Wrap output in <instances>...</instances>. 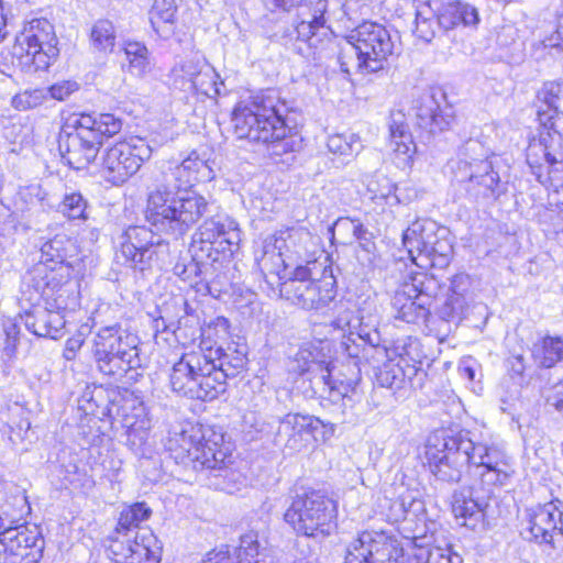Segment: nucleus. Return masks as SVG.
Here are the masks:
<instances>
[{
    "mask_svg": "<svg viewBox=\"0 0 563 563\" xmlns=\"http://www.w3.org/2000/svg\"><path fill=\"white\" fill-rule=\"evenodd\" d=\"M205 168V161L192 153L169 175H165L167 184L157 186L148 195L146 219L152 225L178 238L209 212L207 199L187 190L197 180L196 175Z\"/></svg>",
    "mask_w": 563,
    "mask_h": 563,
    "instance_id": "nucleus-1",
    "label": "nucleus"
},
{
    "mask_svg": "<svg viewBox=\"0 0 563 563\" xmlns=\"http://www.w3.org/2000/svg\"><path fill=\"white\" fill-rule=\"evenodd\" d=\"M32 289L34 292L27 300L43 299L46 306L33 305L20 316L25 328L38 338H60L66 323L64 311L74 310L78 305L77 287L69 280L68 269L60 267L52 272L44 265H34L22 280L24 295Z\"/></svg>",
    "mask_w": 563,
    "mask_h": 563,
    "instance_id": "nucleus-2",
    "label": "nucleus"
},
{
    "mask_svg": "<svg viewBox=\"0 0 563 563\" xmlns=\"http://www.w3.org/2000/svg\"><path fill=\"white\" fill-rule=\"evenodd\" d=\"M284 108L273 97L255 96L235 107L232 122L238 139L262 143L276 163L290 164L301 148V139L287 126Z\"/></svg>",
    "mask_w": 563,
    "mask_h": 563,
    "instance_id": "nucleus-3",
    "label": "nucleus"
},
{
    "mask_svg": "<svg viewBox=\"0 0 563 563\" xmlns=\"http://www.w3.org/2000/svg\"><path fill=\"white\" fill-rule=\"evenodd\" d=\"M224 435L211 427L190 426L169 433L165 448L177 464L196 472L209 471L227 477L231 454L223 446Z\"/></svg>",
    "mask_w": 563,
    "mask_h": 563,
    "instance_id": "nucleus-4",
    "label": "nucleus"
},
{
    "mask_svg": "<svg viewBox=\"0 0 563 563\" xmlns=\"http://www.w3.org/2000/svg\"><path fill=\"white\" fill-rule=\"evenodd\" d=\"M152 509L145 503L124 507L110 538L109 558L112 563H159L162 544L153 531L142 526Z\"/></svg>",
    "mask_w": 563,
    "mask_h": 563,
    "instance_id": "nucleus-5",
    "label": "nucleus"
},
{
    "mask_svg": "<svg viewBox=\"0 0 563 563\" xmlns=\"http://www.w3.org/2000/svg\"><path fill=\"white\" fill-rule=\"evenodd\" d=\"M329 256L298 264L290 280L280 283V296L306 310H320L329 306L336 296V282Z\"/></svg>",
    "mask_w": 563,
    "mask_h": 563,
    "instance_id": "nucleus-6",
    "label": "nucleus"
},
{
    "mask_svg": "<svg viewBox=\"0 0 563 563\" xmlns=\"http://www.w3.org/2000/svg\"><path fill=\"white\" fill-rule=\"evenodd\" d=\"M140 339L119 324L101 328L93 338L91 354L98 371L118 382L141 367Z\"/></svg>",
    "mask_w": 563,
    "mask_h": 563,
    "instance_id": "nucleus-7",
    "label": "nucleus"
},
{
    "mask_svg": "<svg viewBox=\"0 0 563 563\" xmlns=\"http://www.w3.org/2000/svg\"><path fill=\"white\" fill-rule=\"evenodd\" d=\"M402 244L411 261L420 268H445L453 256L448 228L431 219L413 221L402 233Z\"/></svg>",
    "mask_w": 563,
    "mask_h": 563,
    "instance_id": "nucleus-8",
    "label": "nucleus"
},
{
    "mask_svg": "<svg viewBox=\"0 0 563 563\" xmlns=\"http://www.w3.org/2000/svg\"><path fill=\"white\" fill-rule=\"evenodd\" d=\"M284 519L299 534L324 538L336 528V505L320 490L303 492L294 497Z\"/></svg>",
    "mask_w": 563,
    "mask_h": 563,
    "instance_id": "nucleus-9",
    "label": "nucleus"
},
{
    "mask_svg": "<svg viewBox=\"0 0 563 563\" xmlns=\"http://www.w3.org/2000/svg\"><path fill=\"white\" fill-rule=\"evenodd\" d=\"M468 434L466 430L441 429L428 438L426 455L438 479L446 483L461 479L464 467L470 465Z\"/></svg>",
    "mask_w": 563,
    "mask_h": 563,
    "instance_id": "nucleus-10",
    "label": "nucleus"
},
{
    "mask_svg": "<svg viewBox=\"0 0 563 563\" xmlns=\"http://www.w3.org/2000/svg\"><path fill=\"white\" fill-rule=\"evenodd\" d=\"M10 54L12 64L25 73L46 70L58 56L53 24L45 19L32 20L15 37Z\"/></svg>",
    "mask_w": 563,
    "mask_h": 563,
    "instance_id": "nucleus-11",
    "label": "nucleus"
},
{
    "mask_svg": "<svg viewBox=\"0 0 563 563\" xmlns=\"http://www.w3.org/2000/svg\"><path fill=\"white\" fill-rule=\"evenodd\" d=\"M211 356L205 355V350L184 353L174 363L169 373V385L174 393L198 399L211 401L218 398V391L212 384L211 373L214 364Z\"/></svg>",
    "mask_w": 563,
    "mask_h": 563,
    "instance_id": "nucleus-12",
    "label": "nucleus"
},
{
    "mask_svg": "<svg viewBox=\"0 0 563 563\" xmlns=\"http://www.w3.org/2000/svg\"><path fill=\"white\" fill-rule=\"evenodd\" d=\"M347 42L356 55V68L367 74L383 70L395 46L389 30L372 21H365L353 29L347 35Z\"/></svg>",
    "mask_w": 563,
    "mask_h": 563,
    "instance_id": "nucleus-13",
    "label": "nucleus"
},
{
    "mask_svg": "<svg viewBox=\"0 0 563 563\" xmlns=\"http://www.w3.org/2000/svg\"><path fill=\"white\" fill-rule=\"evenodd\" d=\"M152 153L148 142L140 136L118 142L103 154L101 174L108 183L122 185L151 158Z\"/></svg>",
    "mask_w": 563,
    "mask_h": 563,
    "instance_id": "nucleus-14",
    "label": "nucleus"
},
{
    "mask_svg": "<svg viewBox=\"0 0 563 563\" xmlns=\"http://www.w3.org/2000/svg\"><path fill=\"white\" fill-rule=\"evenodd\" d=\"M437 280L424 273H416L410 283H404L391 298L394 317L407 323L426 321L435 296Z\"/></svg>",
    "mask_w": 563,
    "mask_h": 563,
    "instance_id": "nucleus-15",
    "label": "nucleus"
},
{
    "mask_svg": "<svg viewBox=\"0 0 563 563\" xmlns=\"http://www.w3.org/2000/svg\"><path fill=\"white\" fill-rule=\"evenodd\" d=\"M117 257L130 267L144 271L159 255L168 253L169 245L159 234L145 225H130L118 238Z\"/></svg>",
    "mask_w": 563,
    "mask_h": 563,
    "instance_id": "nucleus-16",
    "label": "nucleus"
},
{
    "mask_svg": "<svg viewBox=\"0 0 563 563\" xmlns=\"http://www.w3.org/2000/svg\"><path fill=\"white\" fill-rule=\"evenodd\" d=\"M0 517V563H38L45 548L44 538L36 526L7 527Z\"/></svg>",
    "mask_w": 563,
    "mask_h": 563,
    "instance_id": "nucleus-17",
    "label": "nucleus"
},
{
    "mask_svg": "<svg viewBox=\"0 0 563 563\" xmlns=\"http://www.w3.org/2000/svg\"><path fill=\"white\" fill-rule=\"evenodd\" d=\"M452 170L455 180L465 183L467 195L476 201L496 200L503 192L499 175L493 169L492 162H455Z\"/></svg>",
    "mask_w": 563,
    "mask_h": 563,
    "instance_id": "nucleus-18",
    "label": "nucleus"
},
{
    "mask_svg": "<svg viewBox=\"0 0 563 563\" xmlns=\"http://www.w3.org/2000/svg\"><path fill=\"white\" fill-rule=\"evenodd\" d=\"M355 369L352 376L345 379L333 378L332 375L317 376L318 384L321 387L318 393L328 394L329 399L334 404H339L338 420L342 423L354 422L357 417V405L362 400V394L357 390L360 382V371L356 362L353 364Z\"/></svg>",
    "mask_w": 563,
    "mask_h": 563,
    "instance_id": "nucleus-19",
    "label": "nucleus"
},
{
    "mask_svg": "<svg viewBox=\"0 0 563 563\" xmlns=\"http://www.w3.org/2000/svg\"><path fill=\"white\" fill-rule=\"evenodd\" d=\"M328 424H330L333 430V423H325L320 418L289 412L279 419L274 435V443L277 446H283L289 454L299 452L307 446L309 437L312 435L318 428L327 427Z\"/></svg>",
    "mask_w": 563,
    "mask_h": 563,
    "instance_id": "nucleus-20",
    "label": "nucleus"
},
{
    "mask_svg": "<svg viewBox=\"0 0 563 563\" xmlns=\"http://www.w3.org/2000/svg\"><path fill=\"white\" fill-rule=\"evenodd\" d=\"M197 563H275V560L258 541V534L251 531L240 538V545L232 551L228 545L213 549Z\"/></svg>",
    "mask_w": 563,
    "mask_h": 563,
    "instance_id": "nucleus-21",
    "label": "nucleus"
},
{
    "mask_svg": "<svg viewBox=\"0 0 563 563\" xmlns=\"http://www.w3.org/2000/svg\"><path fill=\"white\" fill-rule=\"evenodd\" d=\"M69 126L62 129L58 137V150L62 157L74 169H84L92 163L99 152L101 140L92 139L87 130L69 132Z\"/></svg>",
    "mask_w": 563,
    "mask_h": 563,
    "instance_id": "nucleus-22",
    "label": "nucleus"
},
{
    "mask_svg": "<svg viewBox=\"0 0 563 563\" xmlns=\"http://www.w3.org/2000/svg\"><path fill=\"white\" fill-rule=\"evenodd\" d=\"M246 346L244 344H229L227 349L218 346L205 350L206 356L214 364L211 373L212 384L218 396L225 391L228 378L235 377L246 364Z\"/></svg>",
    "mask_w": 563,
    "mask_h": 563,
    "instance_id": "nucleus-23",
    "label": "nucleus"
},
{
    "mask_svg": "<svg viewBox=\"0 0 563 563\" xmlns=\"http://www.w3.org/2000/svg\"><path fill=\"white\" fill-rule=\"evenodd\" d=\"M560 516L555 501L538 506L530 515L529 527L525 532V538L538 544H548L555 549L554 534L556 533L558 521L561 520Z\"/></svg>",
    "mask_w": 563,
    "mask_h": 563,
    "instance_id": "nucleus-24",
    "label": "nucleus"
},
{
    "mask_svg": "<svg viewBox=\"0 0 563 563\" xmlns=\"http://www.w3.org/2000/svg\"><path fill=\"white\" fill-rule=\"evenodd\" d=\"M538 142L530 143L527 150V163L531 169L542 168V162L563 161V133L549 122Z\"/></svg>",
    "mask_w": 563,
    "mask_h": 563,
    "instance_id": "nucleus-25",
    "label": "nucleus"
},
{
    "mask_svg": "<svg viewBox=\"0 0 563 563\" xmlns=\"http://www.w3.org/2000/svg\"><path fill=\"white\" fill-rule=\"evenodd\" d=\"M479 21L477 9L466 2L452 1L438 8V25L445 34L459 27L475 30Z\"/></svg>",
    "mask_w": 563,
    "mask_h": 563,
    "instance_id": "nucleus-26",
    "label": "nucleus"
},
{
    "mask_svg": "<svg viewBox=\"0 0 563 563\" xmlns=\"http://www.w3.org/2000/svg\"><path fill=\"white\" fill-rule=\"evenodd\" d=\"M192 239H199L210 242H229V244H240L241 230L234 219L224 214L217 213L208 217L195 232Z\"/></svg>",
    "mask_w": 563,
    "mask_h": 563,
    "instance_id": "nucleus-27",
    "label": "nucleus"
},
{
    "mask_svg": "<svg viewBox=\"0 0 563 563\" xmlns=\"http://www.w3.org/2000/svg\"><path fill=\"white\" fill-rule=\"evenodd\" d=\"M328 345V343L321 341L318 343H307L302 345L295 355V369L300 374H313L310 380L313 385L314 393H318V389L321 387L316 377L328 374L332 375L330 368L331 363L327 361L325 355L322 353Z\"/></svg>",
    "mask_w": 563,
    "mask_h": 563,
    "instance_id": "nucleus-28",
    "label": "nucleus"
},
{
    "mask_svg": "<svg viewBox=\"0 0 563 563\" xmlns=\"http://www.w3.org/2000/svg\"><path fill=\"white\" fill-rule=\"evenodd\" d=\"M471 278L467 274H456L451 278L449 294L439 308V316L445 321H460L468 307Z\"/></svg>",
    "mask_w": 563,
    "mask_h": 563,
    "instance_id": "nucleus-29",
    "label": "nucleus"
},
{
    "mask_svg": "<svg viewBox=\"0 0 563 563\" xmlns=\"http://www.w3.org/2000/svg\"><path fill=\"white\" fill-rule=\"evenodd\" d=\"M261 271L266 275H275L279 284L290 280L292 269L299 263L291 262V255L282 251L269 236L264 240L262 255L256 257Z\"/></svg>",
    "mask_w": 563,
    "mask_h": 563,
    "instance_id": "nucleus-30",
    "label": "nucleus"
},
{
    "mask_svg": "<svg viewBox=\"0 0 563 563\" xmlns=\"http://www.w3.org/2000/svg\"><path fill=\"white\" fill-rule=\"evenodd\" d=\"M325 1L319 0L309 20L302 19L295 24L296 40L306 42L310 47H317L331 33L324 18Z\"/></svg>",
    "mask_w": 563,
    "mask_h": 563,
    "instance_id": "nucleus-31",
    "label": "nucleus"
},
{
    "mask_svg": "<svg viewBox=\"0 0 563 563\" xmlns=\"http://www.w3.org/2000/svg\"><path fill=\"white\" fill-rule=\"evenodd\" d=\"M418 124L430 133L442 132L448 129L453 119L451 109L441 108L435 95L426 96L417 111Z\"/></svg>",
    "mask_w": 563,
    "mask_h": 563,
    "instance_id": "nucleus-32",
    "label": "nucleus"
},
{
    "mask_svg": "<svg viewBox=\"0 0 563 563\" xmlns=\"http://www.w3.org/2000/svg\"><path fill=\"white\" fill-rule=\"evenodd\" d=\"M468 444L467 453H470V465L474 466L476 470L511 467L509 457L503 445L494 442L475 443L470 437Z\"/></svg>",
    "mask_w": 563,
    "mask_h": 563,
    "instance_id": "nucleus-33",
    "label": "nucleus"
},
{
    "mask_svg": "<svg viewBox=\"0 0 563 563\" xmlns=\"http://www.w3.org/2000/svg\"><path fill=\"white\" fill-rule=\"evenodd\" d=\"M239 244H229V242H206L199 239H192L190 245V253L194 254V260L201 264L203 269L207 266L220 265L229 262L234 251L238 250Z\"/></svg>",
    "mask_w": 563,
    "mask_h": 563,
    "instance_id": "nucleus-34",
    "label": "nucleus"
},
{
    "mask_svg": "<svg viewBox=\"0 0 563 563\" xmlns=\"http://www.w3.org/2000/svg\"><path fill=\"white\" fill-rule=\"evenodd\" d=\"M389 145L397 155L404 156V162H408L416 145L409 126L406 122L405 114L401 111L391 112L388 120Z\"/></svg>",
    "mask_w": 563,
    "mask_h": 563,
    "instance_id": "nucleus-35",
    "label": "nucleus"
},
{
    "mask_svg": "<svg viewBox=\"0 0 563 563\" xmlns=\"http://www.w3.org/2000/svg\"><path fill=\"white\" fill-rule=\"evenodd\" d=\"M538 100L541 106L537 114L543 126L553 122L554 114L563 117V81L545 82L538 92Z\"/></svg>",
    "mask_w": 563,
    "mask_h": 563,
    "instance_id": "nucleus-36",
    "label": "nucleus"
},
{
    "mask_svg": "<svg viewBox=\"0 0 563 563\" xmlns=\"http://www.w3.org/2000/svg\"><path fill=\"white\" fill-rule=\"evenodd\" d=\"M492 490L487 489L486 495L473 496L470 490L468 495L464 490L455 492L453 495L452 508L455 517L470 519L474 523L483 518L484 509L487 507V500Z\"/></svg>",
    "mask_w": 563,
    "mask_h": 563,
    "instance_id": "nucleus-37",
    "label": "nucleus"
},
{
    "mask_svg": "<svg viewBox=\"0 0 563 563\" xmlns=\"http://www.w3.org/2000/svg\"><path fill=\"white\" fill-rule=\"evenodd\" d=\"M269 238L282 251L291 255L292 263H298L306 251L305 244L310 240V234L301 228H286L276 231Z\"/></svg>",
    "mask_w": 563,
    "mask_h": 563,
    "instance_id": "nucleus-38",
    "label": "nucleus"
},
{
    "mask_svg": "<svg viewBox=\"0 0 563 563\" xmlns=\"http://www.w3.org/2000/svg\"><path fill=\"white\" fill-rule=\"evenodd\" d=\"M176 13V0H154L150 11V21L161 37L168 38L174 34Z\"/></svg>",
    "mask_w": 563,
    "mask_h": 563,
    "instance_id": "nucleus-39",
    "label": "nucleus"
},
{
    "mask_svg": "<svg viewBox=\"0 0 563 563\" xmlns=\"http://www.w3.org/2000/svg\"><path fill=\"white\" fill-rule=\"evenodd\" d=\"M68 245H70V241L65 235H55L42 245L41 261L36 265H44L52 272L65 267L68 269V276H70V267L65 265L68 256ZM69 280L73 282L71 277H69Z\"/></svg>",
    "mask_w": 563,
    "mask_h": 563,
    "instance_id": "nucleus-40",
    "label": "nucleus"
},
{
    "mask_svg": "<svg viewBox=\"0 0 563 563\" xmlns=\"http://www.w3.org/2000/svg\"><path fill=\"white\" fill-rule=\"evenodd\" d=\"M532 357L540 367L551 368L563 360V338L547 335L536 342L531 350Z\"/></svg>",
    "mask_w": 563,
    "mask_h": 563,
    "instance_id": "nucleus-41",
    "label": "nucleus"
},
{
    "mask_svg": "<svg viewBox=\"0 0 563 563\" xmlns=\"http://www.w3.org/2000/svg\"><path fill=\"white\" fill-rule=\"evenodd\" d=\"M90 47L95 53L107 56L112 53L117 43V29L107 19L96 21L89 34Z\"/></svg>",
    "mask_w": 563,
    "mask_h": 563,
    "instance_id": "nucleus-42",
    "label": "nucleus"
},
{
    "mask_svg": "<svg viewBox=\"0 0 563 563\" xmlns=\"http://www.w3.org/2000/svg\"><path fill=\"white\" fill-rule=\"evenodd\" d=\"M334 230L344 238L345 243H352L356 240L366 251H369L371 246H374V243L372 242V233L358 219H352L349 217L339 218L334 223Z\"/></svg>",
    "mask_w": 563,
    "mask_h": 563,
    "instance_id": "nucleus-43",
    "label": "nucleus"
},
{
    "mask_svg": "<svg viewBox=\"0 0 563 563\" xmlns=\"http://www.w3.org/2000/svg\"><path fill=\"white\" fill-rule=\"evenodd\" d=\"M145 420L136 421L128 427L125 444L140 457H148L152 453L150 428Z\"/></svg>",
    "mask_w": 563,
    "mask_h": 563,
    "instance_id": "nucleus-44",
    "label": "nucleus"
},
{
    "mask_svg": "<svg viewBox=\"0 0 563 563\" xmlns=\"http://www.w3.org/2000/svg\"><path fill=\"white\" fill-rule=\"evenodd\" d=\"M124 54L128 60V71L133 76H143L151 68L147 47L140 42L124 43Z\"/></svg>",
    "mask_w": 563,
    "mask_h": 563,
    "instance_id": "nucleus-45",
    "label": "nucleus"
},
{
    "mask_svg": "<svg viewBox=\"0 0 563 563\" xmlns=\"http://www.w3.org/2000/svg\"><path fill=\"white\" fill-rule=\"evenodd\" d=\"M441 30L438 25V9L433 10L430 4L417 9L415 34L426 43H430Z\"/></svg>",
    "mask_w": 563,
    "mask_h": 563,
    "instance_id": "nucleus-46",
    "label": "nucleus"
},
{
    "mask_svg": "<svg viewBox=\"0 0 563 563\" xmlns=\"http://www.w3.org/2000/svg\"><path fill=\"white\" fill-rule=\"evenodd\" d=\"M346 324L350 331H354L356 338L367 345V347L374 349L383 355L386 354V346L382 344L383 340L378 327L369 325L371 323L368 321L362 322V324L360 322L347 321Z\"/></svg>",
    "mask_w": 563,
    "mask_h": 563,
    "instance_id": "nucleus-47",
    "label": "nucleus"
},
{
    "mask_svg": "<svg viewBox=\"0 0 563 563\" xmlns=\"http://www.w3.org/2000/svg\"><path fill=\"white\" fill-rule=\"evenodd\" d=\"M398 361H388L380 366L376 373V382L380 387L398 391L405 389L404 373Z\"/></svg>",
    "mask_w": 563,
    "mask_h": 563,
    "instance_id": "nucleus-48",
    "label": "nucleus"
},
{
    "mask_svg": "<svg viewBox=\"0 0 563 563\" xmlns=\"http://www.w3.org/2000/svg\"><path fill=\"white\" fill-rule=\"evenodd\" d=\"M88 202L80 192L71 191L65 194L63 200L58 205V211L69 220L87 219Z\"/></svg>",
    "mask_w": 563,
    "mask_h": 563,
    "instance_id": "nucleus-49",
    "label": "nucleus"
},
{
    "mask_svg": "<svg viewBox=\"0 0 563 563\" xmlns=\"http://www.w3.org/2000/svg\"><path fill=\"white\" fill-rule=\"evenodd\" d=\"M327 146L333 154L342 156H352L362 150L360 137L353 133L330 135Z\"/></svg>",
    "mask_w": 563,
    "mask_h": 563,
    "instance_id": "nucleus-50",
    "label": "nucleus"
},
{
    "mask_svg": "<svg viewBox=\"0 0 563 563\" xmlns=\"http://www.w3.org/2000/svg\"><path fill=\"white\" fill-rule=\"evenodd\" d=\"M532 173L541 184L549 185L555 190L563 188V159L553 163L542 162V168H534Z\"/></svg>",
    "mask_w": 563,
    "mask_h": 563,
    "instance_id": "nucleus-51",
    "label": "nucleus"
},
{
    "mask_svg": "<svg viewBox=\"0 0 563 563\" xmlns=\"http://www.w3.org/2000/svg\"><path fill=\"white\" fill-rule=\"evenodd\" d=\"M401 371L404 373V387L409 386L412 389H421L427 379V373L416 363H410L407 357L400 356L398 360Z\"/></svg>",
    "mask_w": 563,
    "mask_h": 563,
    "instance_id": "nucleus-52",
    "label": "nucleus"
},
{
    "mask_svg": "<svg viewBox=\"0 0 563 563\" xmlns=\"http://www.w3.org/2000/svg\"><path fill=\"white\" fill-rule=\"evenodd\" d=\"M488 148L477 139H468L459 150V159L456 162L466 161L468 163H483L488 161Z\"/></svg>",
    "mask_w": 563,
    "mask_h": 563,
    "instance_id": "nucleus-53",
    "label": "nucleus"
},
{
    "mask_svg": "<svg viewBox=\"0 0 563 563\" xmlns=\"http://www.w3.org/2000/svg\"><path fill=\"white\" fill-rule=\"evenodd\" d=\"M350 321L360 322L361 324L368 321L372 327H379L380 311L376 297L368 296L363 299L357 306L356 316Z\"/></svg>",
    "mask_w": 563,
    "mask_h": 563,
    "instance_id": "nucleus-54",
    "label": "nucleus"
},
{
    "mask_svg": "<svg viewBox=\"0 0 563 563\" xmlns=\"http://www.w3.org/2000/svg\"><path fill=\"white\" fill-rule=\"evenodd\" d=\"M184 77L190 82V87L198 90L202 89L205 85V77H212V71L207 64L200 65L192 59L186 60L181 66Z\"/></svg>",
    "mask_w": 563,
    "mask_h": 563,
    "instance_id": "nucleus-55",
    "label": "nucleus"
},
{
    "mask_svg": "<svg viewBox=\"0 0 563 563\" xmlns=\"http://www.w3.org/2000/svg\"><path fill=\"white\" fill-rule=\"evenodd\" d=\"M189 318L183 317L177 320V322H167L163 316H159L154 320V328L156 331H172L178 340L181 338L184 339H191L194 340L196 338L197 332H199V329L197 327L191 329L190 334H187L184 332L185 328L189 327Z\"/></svg>",
    "mask_w": 563,
    "mask_h": 563,
    "instance_id": "nucleus-56",
    "label": "nucleus"
},
{
    "mask_svg": "<svg viewBox=\"0 0 563 563\" xmlns=\"http://www.w3.org/2000/svg\"><path fill=\"white\" fill-rule=\"evenodd\" d=\"M46 100L45 89L24 90L12 98V107L19 111H26L41 106Z\"/></svg>",
    "mask_w": 563,
    "mask_h": 563,
    "instance_id": "nucleus-57",
    "label": "nucleus"
},
{
    "mask_svg": "<svg viewBox=\"0 0 563 563\" xmlns=\"http://www.w3.org/2000/svg\"><path fill=\"white\" fill-rule=\"evenodd\" d=\"M514 470L511 467H494V468H482L477 470V475L481 478V482L487 488L484 489V495H486L487 489L490 490L492 486H503L510 478Z\"/></svg>",
    "mask_w": 563,
    "mask_h": 563,
    "instance_id": "nucleus-58",
    "label": "nucleus"
},
{
    "mask_svg": "<svg viewBox=\"0 0 563 563\" xmlns=\"http://www.w3.org/2000/svg\"><path fill=\"white\" fill-rule=\"evenodd\" d=\"M122 120L112 113H101L97 120V135L98 140L101 136L111 137L118 134L122 129Z\"/></svg>",
    "mask_w": 563,
    "mask_h": 563,
    "instance_id": "nucleus-59",
    "label": "nucleus"
},
{
    "mask_svg": "<svg viewBox=\"0 0 563 563\" xmlns=\"http://www.w3.org/2000/svg\"><path fill=\"white\" fill-rule=\"evenodd\" d=\"M203 273V267L198 261L194 260V254L191 253V258L186 261H179L174 266V274L187 282L192 277H198Z\"/></svg>",
    "mask_w": 563,
    "mask_h": 563,
    "instance_id": "nucleus-60",
    "label": "nucleus"
},
{
    "mask_svg": "<svg viewBox=\"0 0 563 563\" xmlns=\"http://www.w3.org/2000/svg\"><path fill=\"white\" fill-rule=\"evenodd\" d=\"M462 558L451 548H434L428 553L426 563H462Z\"/></svg>",
    "mask_w": 563,
    "mask_h": 563,
    "instance_id": "nucleus-61",
    "label": "nucleus"
},
{
    "mask_svg": "<svg viewBox=\"0 0 563 563\" xmlns=\"http://www.w3.org/2000/svg\"><path fill=\"white\" fill-rule=\"evenodd\" d=\"M78 88L79 87L76 81L64 80L52 85L46 90V96L49 95L51 98L63 101L67 99L73 92L78 90Z\"/></svg>",
    "mask_w": 563,
    "mask_h": 563,
    "instance_id": "nucleus-62",
    "label": "nucleus"
},
{
    "mask_svg": "<svg viewBox=\"0 0 563 563\" xmlns=\"http://www.w3.org/2000/svg\"><path fill=\"white\" fill-rule=\"evenodd\" d=\"M544 398L549 406L563 413V378L544 390Z\"/></svg>",
    "mask_w": 563,
    "mask_h": 563,
    "instance_id": "nucleus-63",
    "label": "nucleus"
},
{
    "mask_svg": "<svg viewBox=\"0 0 563 563\" xmlns=\"http://www.w3.org/2000/svg\"><path fill=\"white\" fill-rule=\"evenodd\" d=\"M354 331H350L347 336H344L341 342L342 351L351 358H358L362 353L366 351L363 342L358 343Z\"/></svg>",
    "mask_w": 563,
    "mask_h": 563,
    "instance_id": "nucleus-64",
    "label": "nucleus"
}]
</instances>
